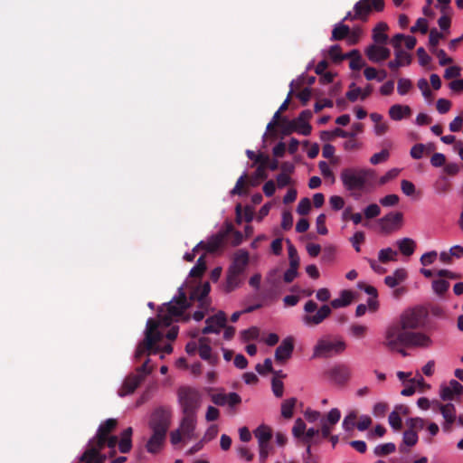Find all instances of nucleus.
Returning a JSON list of instances; mask_svg holds the SVG:
<instances>
[{"label": "nucleus", "mask_w": 463, "mask_h": 463, "mask_svg": "<svg viewBox=\"0 0 463 463\" xmlns=\"http://www.w3.org/2000/svg\"><path fill=\"white\" fill-rule=\"evenodd\" d=\"M354 298V293L350 290H342L337 298L333 299L330 305H323L317 309V304L313 300H308L304 306V311L307 313L303 317V323L306 326H317L327 318L332 308H341L351 304Z\"/></svg>", "instance_id": "nucleus-1"}, {"label": "nucleus", "mask_w": 463, "mask_h": 463, "mask_svg": "<svg viewBox=\"0 0 463 463\" xmlns=\"http://www.w3.org/2000/svg\"><path fill=\"white\" fill-rule=\"evenodd\" d=\"M189 307L190 304L186 299L183 286H181L178 288L177 296L159 307L157 315L158 319H155V321L158 323V328L168 327L173 322V317L182 316Z\"/></svg>", "instance_id": "nucleus-2"}, {"label": "nucleus", "mask_w": 463, "mask_h": 463, "mask_svg": "<svg viewBox=\"0 0 463 463\" xmlns=\"http://www.w3.org/2000/svg\"><path fill=\"white\" fill-rule=\"evenodd\" d=\"M177 401L182 415L197 416L202 406L203 395L195 388L184 386L177 391Z\"/></svg>", "instance_id": "nucleus-3"}, {"label": "nucleus", "mask_w": 463, "mask_h": 463, "mask_svg": "<svg viewBox=\"0 0 463 463\" xmlns=\"http://www.w3.org/2000/svg\"><path fill=\"white\" fill-rule=\"evenodd\" d=\"M158 323L153 318H149L146 321V328L144 331L145 338L140 342L136 349L135 357L140 358L146 351H151L153 354H156L160 348L154 345L159 342L163 337V333L158 330Z\"/></svg>", "instance_id": "nucleus-4"}, {"label": "nucleus", "mask_w": 463, "mask_h": 463, "mask_svg": "<svg viewBox=\"0 0 463 463\" xmlns=\"http://www.w3.org/2000/svg\"><path fill=\"white\" fill-rule=\"evenodd\" d=\"M373 174V171L369 169L345 168L342 170L340 179L346 190H361Z\"/></svg>", "instance_id": "nucleus-5"}, {"label": "nucleus", "mask_w": 463, "mask_h": 463, "mask_svg": "<svg viewBox=\"0 0 463 463\" xmlns=\"http://www.w3.org/2000/svg\"><path fill=\"white\" fill-rule=\"evenodd\" d=\"M346 349V344L342 339L335 341L321 338L318 339L313 348L312 358H329L340 354Z\"/></svg>", "instance_id": "nucleus-6"}, {"label": "nucleus", "mask_w": 463, "mask_h": 463, "mask_svg": "<svg viewBox=\"0 0 463 463\" xmlns=\"http://www.w3.org/2000/svg\"><path fill=\"white\" fill-rule=\"evenodd\" d=\"M429 312L422 306L406 309L401 316L400 323L402 329H416L425 325Z\"/></svg>", "instance_id": "nucleus-7"}, {"label": "nucleus", "mask_w": 463, "mask_h": 463, "mask_svg": "<svg viewBox=\"0 0 463 463\" xmlns=\"http://www.w3.org/2000/svg\"><path fill=\"white\" fill-rule=\"evenodd\" d=\"M197 425V416L183 415L179 427L171 431L170 441L175 446L182 441V439H192L194 438V430Z\"/></svg>", "instance_id": "nucleus-8"}, {"label": "nucleus", "mask_w": 463, "mask_h": 463, "mask_svg": "<svg viewBox=\"0 0 463 463\" xmlns=\"http://www.w3.org/2000/svg\"><path fill=\"white\" fill-rule=\"evenodd\" d=\"M172 421V411L166 407H158L150 415L148 427L152 432L166 434Z\"/></svg>", "instance_id": "nucleus-9"}, {"label": "nucleus", "mask_w": 463, "mask_h": 463, "mask_svg": "<svg viewBox=\"0 0 463 463\" xmlns=\"http://www.w3.org/2000/svg\"><path fill=\"white\" fill-rule=\"evenodd\" d=\"M383 8V0H359L354 5V17L365 22L373 10L381 12Z\"/></svg>", "instance_id": "nucleus-10"}, {"label": "nucleus", "mask_w": 463, "mask_h": 463, "mask_svg": "<svg viewBox=\"0 0 463 463\" xmlns=\"http://www.w3.org/2000/svg\"><path fill=\"white\" fill-rule=\"evenodd\" d=\"M406 330L398 325L388 326L384 333L383 345L390 350H398V347L405 345Z\"/></svg>", "instance_id": "nucleus-11"}, {"label": "nucleus", "mask_w": 463, "mask_h": 463, "mask_svg": "<svg viewBox=\"0 0 463 463\" xmlns=\"http://www.w3.org/2000/svg\"><path fill=\"white\" fill-rule=\"evenodd\" d=\"M328 380L339 386H345L352 378V370L345 364H337L327 370Z\"/></svg>", "instance_id": "nucleus-12"}, {"label": "nucleus", "mask_w": 463, "mask_h": 463, "mask_svg": "<svg viewBox=\"0 0 463 463\" xmlns=\"http://www.w3.org/2000/svg\"><path fill=\"white\" fill-rule=\"evenodd\" d=\"M232 230V225L228 226L227 231H220L216 234H213L207 238L205 241H201L194 248V251H196L198 248L205 250L207 252L216 251L223 243V241L227 233Z\"/></svg>", "instance_id": "nucleus-13"}, {"label": "nucleus", "mask_w": 463, "mask_h": 463, "mask_svg": "<svg viewBox=\"0 0 463 463\" xmlns=\"http://www.w3.org/2000/svg\"><path fill=\"white\" fill-rule=\"evenodd\" d=\"M226 322V314L223 311H219L205 320L206 326L203 328L202 333L204 335L219 334L221 329L225 327Z\"/></svg>", "instance_id": "nucleus-14"}, {"label": "nucleus", "mask_w": 463, "mask_h": 463, "mask_svg": "<svg viewBox=\"0 0 463 463\" xmlns=\"http://www.w3.org/2000/svg\"><path fill=\"white\" fill-rule=\"evenodd\" d=\"M431 345L432 340L424 333L411 331H406L405 333L404 346L427 348Z\"/></svg>", "instance_id": "nucleus-15"}, {"label": "nucleus", "mask_w": 463, "mask_h": 463, "mask_svg": "<svg viewBox=\"0 0 463 463\" xmlns=\"http://www.w3.org/2000/svg\"><path fill=\"white\" fill-rule=\"evenodd\" d=\"M463 395V385L457 380H450L449 385L441 384L439 387V397L442 401H452L456 397Z\"/></svg>", "instance_id": "nucleus-16"}, {"label": "nucleus", "mask_w": 463, "mask_h": 463, "mask_svg": "<svg viewBox=\"0 0 463 463\" xmlns=\"http://www.w3.org/2000/svg\"><path fill=\"white\" fill-rule=\"evenodd\" d=\"M212 402L217 406H228L234 410L235 406L241 402V397L237 392L213 393L211 395Z\"/></svg>", "instance_id": "nucleus-17"}, {"label": "nucleus", "mask_w": 463, "mask_h": 463, "mask_svg": "<svg viewBox=\"0 0 463 463\" xmlns=\"http://www.w3.org/2000/svg\"><path fill=\"white\" fill-rule=\"evenodd\" d=\"M117 426V420L115 419H108L104 422H102L97 430L96 436L93 439L90 441V443H97L99 448L105 447L106 436L109 435L112 430H114Z\"/></svg>", "instance_id": "nucleus-18"}, {"label": "nucleus", "mask_w": 463, "mask_h": 463, "mask_svg": "<svg viewBox=\"0 0 463 463\" xmlns=\"http://www.w3.org/2000/svg\"><path fill=\"white\" fill-rule=\"evenodd\" d=\"M143 381L144 375L139 373H134L127 376L118 390V395L120 397H124L133 393Z\"/></svg>", "instance_id": "nucleus-19"}, {"label": "nucleus", "mask_w": 463, "mask_h": 463, "mask_svg": "<svg viewBox=\"0 0 463 463\" xmlns=\"http://www.w3.org/2000/svg\"><path fill=\"white\" fill-rule=\"evenodd\" d=\"M294 350L293 338L288 336L282 340L275 351V360L283 363L289 359Z\"/></svg>", "instance_id": "nucleus-20"}, {"label": "nucleus", "mask_w": 463, "mask_h": 463, "mask_svg": "<svg viewBox=\"0 0 463 463\" xmlns=\"http://www.w3.org/2000/svg\"><path fill=\"white\" fill-rule=\"evenodd\" d=\"M403 215L400 212L389 213L379 220L382 231L391 232L399 227L402 222Z\"/></svg>", "instance_id": "nucleus-21"}, {"label": "nucleus", "mask_w": 463, "mask_h": 463, "mask_svg": "<svg viewBox=\"0 0 463 463\" xmlns=\"http://www.w3.org/2000/svg\"><path fill=\"white\" fill-rule=\"evenodd\" d=\"M365 54L371 61L381 62L390 57L391 52L386 47L371 44L365 49Z\"/></svg>", "instance_id": "nucleus-22"}, {"label": "nucleus", "mask_w": 463, "mask_h": 463, "mask_svg": "<svg viewBox=\"0 0 463 463\" xmlns=\"http://www.w3.org/2000/svg\"><path fill=\"white\" fill-rule=\"evenodd\" d=\"M313 113L309 109H305L299 113V115L294 118L297 125L298 126V134L303 136H309L312 131V127L308 121L312 118Z\"/></svg>", "instance_id": "nucleus-23"}, {"label": "nucleus", "mask_w": 463, "mask_h": 463, "mask_svg": "<svg viewBox=\"0 0 463 463\" xmlns=\"http://www.w3.org/2000/svg\"><path fill=\"white\" fill-rule=\"evenodd\" d=\"M248 264H249L248 251H246L244 250H240L235 253L233 260L228 269L231 270L238 271L239 273L243 274Z\"/></svg>", "instance_id": "nucleus-24"}, {"label": "nucleus", "mask_w": 463, "mask_h": 463, "mask_svg": "<svg viewBox=\"0 0 463 463\" xmlns=\"http://www.w3.org/2000/svg\"><path fill=\"white\" fill-rule=\"evenodd\" d=\"M165 438L166 434L160 432H152L151 437L148 439L146 444V449L147 452L151 454H156L159 452L165 443Z\"/></svg>", "instance_id": "nucleus-25"}, {"label": "nucleus", "mask_w": 463, "mask_h": 463, "mask_svg": "<svg viewBox=\"0 0 463 463\" xmlns=\"http://www.w3.org/2000/svg\"><path fill=\"white\" fill-rule=\"evenodd\" d=\"M211 290V286L209 282L203 283L201 287L196 288V289L190 295L191 299H196L200 303V307H206L210 306V301L206 298L209 292Z\"/></svg>", "instance_id": "nucleus-26"}, {"label": "nucleus", "mask_w": 463, "mask_h": 463, "mask_svg": "<svg viewBox=\"0 0 463 463\" xmlns=\"http://www.w3.org/2000/svg\"><path fill=\"white\" fill-rule=\"evenodd\" d=\"M439 411L445 420V423L443 425L444 430H449L450 425L456 420V409L454 404L449 402L444 406H439Z\"/></svg>", "instance_id": "nucleus-27"}, {"label": "nucleus", "mask_w": 463, "mask_h": 463, "mask_svg": "<svg viewBox=\"0 0 463 463\" xmlns=\"http://www.w3.org/2000/svg\"><path fill=\"white\" fill-rule=\"evenodd\" d=\"M241 273L238 271H233L228 269L226 275V283L224 286V290L227 293H230L240 287L242 283Z\"/></svg>", "instance_id": "nucleus-28"}, {"label": "nucleus", "mask_w": 463, "mask_h": 463, "mask_svg": "<svg viewBox=\"0 0 463 463\" xmlns=\"http://www.w3.org/2000/svg\"><path fill=\"white\" fill-rule=\"evenodd\" d=\"M411 109L408 105H392L389 109V116L392 120L399 121L403 118L410 117Z\"/></svg>", "instance_id": "nucleus-29"}, {"label": "nucleus", "mask_w": 463, "mask_h": 463, "mask_svg": "<svg viewBox=\"0 0 463 463\" xmlns=\"http://www.w3.org/2000/svg\"><path fill=\"white\" fill-rule=\"evenodd\" d=\"M407 278V271L404 269H397L392 275L384 278V283L390 288H395L403 282Z\"/></svg>", "instance_id": "nucleus-30"}, {"label": "nucleus", "mask_w": 463, "mask_h": 463, "mask_svg": "<svg viewBox=\"0 0 463 463\" xmlns=\"http://www.w3.org/2000/svg\"><path fill=\"white\" fill-rule=\"evenodd\" d=\"M418 439H419V437L415 430H405L402 435V442L400 445V450L402 452H406L408 449H405L404 447L411 448V447L415 446L418 442Z\"/></svg>", "instance_id": "nucleus-31"}, {"label": "nucleus", "mask_w": 463, "mask_h": 463, "mask_svg": "<svg viewBox=\"0 0 463 463\" xmlns=\"http://www.w3.org/2000/svg\"><path fill=\"white\" fill-rule=\"evenodd\" d=\"M258 444H269L272 438L271 429L267 425H260L254 431Z\"/></svg>", "instance_id": "nucleus-32"}, {"label": "nucleus", "mask_w": 463, "mask_h": 463, "mask_svg": "<svg viewBox=\"0 0 463 463\" xmlns=\"http://www.w3.org/2000/svg\"><path fill=\"white\" fill-rule=\"evenodd\" d=\"M133 430L131 427L127 428L121 433V439L118 442V449L121 453H128L132 448L131 436Z\"/></svg>", "instance_id": "nucleus-33"}, {"label": "nucleus", "mask_w": 463, "mask_h": 463, "mask_svg": "<svg viewBox=\"0 0 463 463\" xmlns=\"http://www.w3.org/2000/svg\"><path fill=\"white\" fill-rule=\"evenodd\" d=\"M400 251L405 256H411L413 254L416 243L411 238H402L397 241Z\"/></svg>", "instance_id": "nucleus-34"}, {"label": "nucleus", "mask_w": 463, "mask_h": 463, "mask_svg": "<svg viewBox=\"0 0 463 463\" xmlns=\"http://www.w3.org/2000/svg\"><path fill=\"white\" fill-rule=\"evenodd\" d=\"M90 448L88 449L80 458V460L85 463H96L98 460V450H101L103 448H99L97 443H90Z\"/></svg>", "instance_id": "nucleus-35"}, {"label": "nucleus", "mask_w": 463, "mask_h": 463, "mask_svg": "<svg viewBox=\"0 0 463 463\" xmlns=\"http://www.w3.org/2000/svg\"><path fill=\"white\" fill-rule=\"evenodd\" d=\"M388 28L387 24L385 23H379L373 32V39L377 43H386L388 36L384 33L385 30Z\"/></svg>", "instance_id": "nucleus-36"}, {"label": "nucleus", "mask_w": 463, "mask_h": 463, "mask_svg": "<svg viewBox=\"0 0 463 463\" xmlns=\"http://www.w3.org/2000/svg\"><path fill=\"white\" fill-rule=\"evenodd\" d=\"M349 33H350L349 26L345 25V24H343L342 23H339V24L335 25V27H334V29L332 31L331 40L332 41L343 40L345 37H347Z\"/></svg>", "instance_id": "nucleus-37"}, {"label": "nucleus", "mask_w": 463, "mask_h": 463, "mask_svg": "<svg viewBox=\"0 0 463 463\" xmlns=\"http://www.w3.org/2000/svg\"><path fill=\"white\" fill-rule=\"evenodd\" d=\"M199 355L203 360L211 361L212 359V348L207 343V338L201 337L199 339Z\"/></svg>", "instance_id": "nucleus-38"}, {"label": "nucleus", "mask_w": 463, "mask_h": 463, "mask_svg": "<svg viewBox=\"0 0 463 463\" xmlns=\"http://www.w3.org/2000/svg\"><path fill=\"white\" fill-rule=\"evenodd\" d=\"M297 399L289 398L285 400L281 404V415L285 419H290L293 416V410L296 405Z\"/></svg>", "instance_id": "nucleus-39"}, {"label": "nucleus", "mask_w": 463, "mask_h": 463, "mask_svg": "<svg viewBox=\"0 0 463 463\" xmlns=\"http://www.w3.org/2000/svg\"><path fill=\"white\" fill-rule=\"evenodd\" d=\"M395 449H396L395 444L392 442H388L385 444L377 445L373 449V453L375 456L381 457V456H386V455L392 454L395 451Z\"/></svg>", "instance_id": "nucleus-40"}, {"label": "nucleus", "mask_w": 463, "mask_h": 463, "mask_svg": "<svg viewBox=\"0 0 463 463\" xmlns=\"http://www.w3.org/2000/svg\"><path fill=\"white\" fill-rule=\"evenodd\" d=\"M306 432V423L301 418H298L292 428V435L297 438L302 439Z\"/></svg>", "instance_id": "nucleus-41"}, {"label": "nucleus", "mask_w": 463, "mask_h": 463, "mask_svg": "<svg viewBox=\"0 0 463 463\" xmlns=\"http://www.w3.org/2000/svg\"><path fill=\"white\" fill-rule=\"evenodd\" d=\"M397 252L392 248L382 249L378 253V259L381 262H387L390 260H396Z\"/></svg>", "instance_id": "nucleus-42"}, {"label": "nucleus", "mask_w": 463, "mask_h": 463, "mask_svg": "<svg viewBox=\"0 0 463 463\" xmlns=\"http://www.w3.org/2000/svg\"><path fill=\"white\" fill-rule=\"evenodd\" d=\"M449 288V283L445 279H438L432 282V289L439 296H443Z\"/></svg>", "instance_id": "nucleus-43"}, {"label": "nucleus", "mask_w": 463, "mask_h": 463, "mask_svg": "<svg viewBox=\"0 0 463 463\" xmlns=\"http://www.w3.org/2000/svg\"><path fill=\"white\" fill-rule=\"evenodd\" d=\"M206 269V263L203 260V256H201L197 261L194 267H193L190 270V276L191 277H201L204 270Z\"/></svg>", "instance_id": "nucleus-44"}, {"label": "nucleus", "mask_w": 463, "mask_h": 463, "mask_svg": "<svg viewBox=\"0 0 463 463\" xmlns=\"http://www.w3.org/2000/svg\"><path fill=\"white\" fill-rule=\"evenodd\" d=\"M357 418L355 411H351L346 415L342 422V427L345 430L350 431L355 426V420Z\"/></svg>", "instance_id": "nucleus-45"}, {"label": "nucleus", "mask_w": 463, "mask_h": 463, "mask_svg": "<svg viewBox=\"0 0 463 463\" xmlns=\"http://www.w3.org/2000/svg\"><path fill=\"white\" fill-rule=\"evenodd\" d=\"M409 430H422L425 427V420L420 417L409 418L406 420Z\"/></svg>", "instance_id": "nucleus-46"}, {"label": "nucleus", "mask_w": 463, "mask_h": 463, "mask_svg": "<svg viewBox=\"0 0 463 463\" xmlns=\"http://www.w3.org/2000/svg\"><path fill=\"white\" fill-rule=\"evenodd\" d=\"M411 87H412V83H411V80L406 79V78H401L398 80L397 91L400 95L403 96L409 92V90L411 89Z\"/></svg>", "instance_id": "nucleus-47"}, {"label": "nucleus", "mask_w": 463, "mask_h": 463, "mask_svg": "<svg viewBox=\"0 0 463 463\" xmlns=\"http://www.w3.org/2000/svg\"><path fill=\"white\" fill-rule=\"evenodd\" d=\"M389 157L390 152L387 149H383L381 152L375 153L371 156L370 163L372 165H378L387 161Z\"/></svg>", "instance_id": "nucleus-48"}, {"label": "nucleus", "mask_w": 463, "mask_h": 463, "mask_svg": "<svg viewBox=\"0 0 463 463\" xmlns=\"http://www.w3.org/2000/svg\"><path fill=\"white\" fill-rule=\"evenodd\" d=\"M259 335H260V330L258 327L256 326H251L246 330H243L241 332V339L244 341V342H247V341H250V340H254V339H257L259 337Z\"/></svg>", "instance_id": "nucleus-49"}, {"label": "nucleus", "mask_w": 463, "mask_h": 463, "mask_svg": "<svg viewBox=\"0 0 463 463\" xmlns=\"http://www.w3.org/2000/svg\"><path fill=\"white\" fill-rule=\"evenodd\" d=\"M364 213L366 219H373L380 215L381 208L376 203H371L365 207Z\"/></svg>", "instance_id": "nucleus-50"}, {"label": "nucleus", "mask_w": 463, "mask_h": 463, "mask_svg": "<svg viewBox=\"0 0 463 463\" xmlns=\"http://www.w3.org/2000/svg\"><path fill=\"white\" fill-rule=\"evenodd\" d=\"M388 420H389L390 426L393 430H399L402 429V418L400 417L399 413L396 411H393L390 413Z\"/></svg>", "instance_id": "nucleus-51"}, {"label": "nucleus", "mask_w": 463, "mask_h": 463, "mask_svg": "<svg viewBox=\"0 0 463 463\" xmlns=\"http://www.w3.org/2000/svg\"><path fill=\"white\" fill-rule=\"evenodd\" d=\"M284 122L282 133L284 135H289L293 132L298 133V126L297 125L295 119L288 120L286 118L282 119Z\"/></svg>", "instance_id": "nucleus-52"}, {"label": "nucleus", "mask_w": 463, "mask_h": 463, "mask_svg": "<svg viewBox=\"0 0 463 463\" xmlns=\"http://www.w3.org/2000/svg\"><path fill=\"white\" fill-rule=\"evenodd\" d=\"M271 388L274 395L278 398L283 396L284 393V384L281 380L273 377L271 380Z\"/></svg>", "instance_id": "nucleus-53"}, {"label": "nucleus", "mask_w": 463, "mask_h": 463, "mask_svg": "<svg viewBox=\"0 0 463 463\" xmlns=\"http://www.w3.org/2000/svg\"><path fill=\"white\" fill-rule=\"evenodd\" d=\"M350 90L346 92L345 97L351 101L354 102L357 100L359 96L362 97V89L355 86V83H351L349 86Z\"/></svg>", "instance_id": "nucleus-54"}, {"label": "nucleus", "mask_w": 463, "mask_h": 463, "mask_svg": "<svg viewBox=\"0 0 463 463\" xmlns=\"http://www.w3.org/2000/svg\"><path fill=\"white\" fill-rule=\"evenodd\" d=\"M326 214L320 213L316 220L317 232L321 235H326L328 232V230L326 226Z\"/></svg>", "instance_id": "nucleus-55"}, {"label": "nucleus", "mask_w": 463, "mask_h": 463, "mask_svg": "<svg viewBox=\"0 0 463 463\" xmlns=\"http://www.w3.org/2000/svg\"><path fill=\"white\" fill-rule=\"evenodd\" d=\"M311 209V203L307 197L302 198L297 207V213L300 215H306Z\"/></svg>", "instance_id": "nucleus-56"}, {"label": "nucleus", "mask_w": 463, "mask_h": 463, "mask_svg": "<svg viewBox=\"0 0 463 463\" xmlns=\"http://www.w3.org/2000/svg\"><path fill=\"white\" fill-rule=\"evenodd\" d=\"M255 369L256 371L261 374V375H264L266 374L267 373H271L273 372V367H272V361L270 358H266L264 360V363L263 364H258L256 366H255Z\"/></svg>", "instance_id": "nucleus-57"}, {"label": "nucleus", "mask_w": 463, "mask_h": 463, "mask_svg": "<svg viewBox=\"0 0 463 463\" xmlns=\"http://www.w3.org/2000/svg\"><path fill=\"white\" fill-rule=\"evenodd\" d=\"M236 452L240 458L245 459L246 461H251L254 458V454L246 446L237 447Z\"/></svg>", "instance_id": "nucleus-58"}, {"label": "nucleus", "mask_w": 463, "mask_h": 463, "mask_svg": "<svg viewBox=\"0 0 463 463\" xmlns=\"http://www.w3.org/2000/svg\"><path fill=\"white\" fill-rule=\"evenodd\" d=\"M341 418V412L337 408L331 409L327 415L326 419H324L328 424L335 425L336 424Z\"/></svg>", "instance_id": "nucleus-59"}, {"label": "nucleus", "mask_w": 463, "mask_h": 463, "mask_svg": "<svg viewBox=\"0 0 463 463\" xmlns=\"http://www.w3.org/2000/svg\"><path fill=\"white\" fill-rule=\"evenodd\" d=\"M364 233L363 232H356L350 238V241L356 252H360V250H361L360 243L364 242Z\"/></svg>", "instance_id": "nucleus-60"}, {"label": "nucleus", "mask_w": 463, "mask_h": 463, "mask_svg": "<svg viewBox=\"0 0 463 463\" xmlns=\"http://www.w3.org/2000/svg\"><path fill=\"white\" fill-rule=\"evenodd\" d=\"M420 31L422 34H425L428 32V21L425 18H419L416 22V24L411 27V33H416Z\"/></svg>", "instance_id": "nucleus-61"}, {"label": "nucleus", "mask_w": 463, "mask_h": 463, "mask_svg": "<svg viewBox=\"0 0 463 463\" xmlns=\"http://www.w3.org/2000/svg\"><path fill=\"white\" fill-rule=\"evenodd\" d=\"M418 88L420 90L422 96L425 99H430L432 95L431 90H430V86L428 80L424 78H421L418 80Z\"/></svg>", "instance_id": "nucleus-62"}, {"label": "nucleus", "mask_w": 463, "mask_h": 463, "mask_svg": "<svg viewBox=\"0 0 463 463\" xmlns=\"http://www.w3.org/2000/svg\"><path fill=\"white\" fill-rule=\"evenodd\" d=\"M399 196L397 194H388L383 198L380 199V203L383 206L390 207L394 206L399 203Z\"/></svg>", "instance_id": "nucleus-63"}, {"label": "nucleus", "mask_w": 463, "mask_h": 463, "mask_svg": "<svg viewBox=\"0 0 463 463\" xmlns=\"http://www.w3.org/2000/svg\"><path fill=\"white\" fill-rule=\"evenodd\" d=\"M443 38V34L439 33L436 28H432L430 31L429 43L431 47H435L439 44L440 39Z\"/></svg>", "instance_id": "nucleus-64"}]
</instances>
